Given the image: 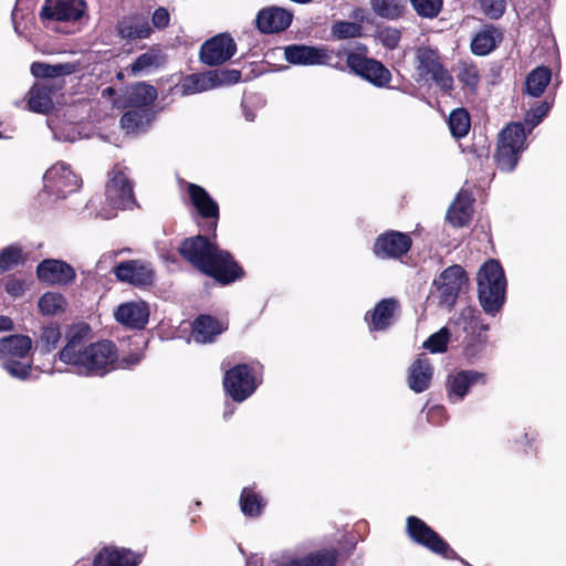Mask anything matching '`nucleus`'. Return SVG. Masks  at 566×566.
Returning <instances> with one entry per match:
<instances>
[{
    "instance_id": "79ce46f5",
    "label": "nucleus",
    "mask_w": 566,
    "mask_h": 566,
    "mask_svg": "<svg viewBox=\"0 0 566 566\" xmlns=\"http://www.w3.org/2000/svg\"><path fill=\"white\" fill-rule=\"evenodd\" d=\"M361 31L360 24L350 21H336L331 29L332 36L337 40L358 38Z\"/></svg>"
},
{
    "instance_id": "49530a36",
    "label": "nucleus",
    "mask_w": 566,
    "mask_h": 566,
    "mask_svg": "<svg viewBox=\"0 0 566 566\" xmlns=\"http://www.w3.org/2000/svg\"><path fill=\"white\" fill-rule=\"evenodd\" d=\"M415 11L423 18H434L442 8V0H410Z\"/></svg>"
},
{
    "instance_id": "603ef678",
    "label": "nucleus",
    "mask_w": 566,
    "mask_h": 566,
    "mask_svg": "<svg viewBox=\"0 0 566 566\" xmlns=\"http://www.w3.org/2000/svg\"><path fill=\"white\" fill-rule=\"evenodd\" d=\"M170 14L164 7L157 8L151 14V27L158 30H163L169 25Z\"/></svg>"
},
{
    "instance_id": "e433bc0d",
    "label": "nucleus",
    "mask_w": 566,
    "mask_h": 566,
    "mask_svg": "<svg viewBox=\"0 0 566 566\" xmlns=\"http://www.w3.org/2000/svg\"><path fill=\"white\" fill-rule=\"evenodd\" d=\"M336 558V551H322L302 559H292L281 566H335Z\"/></svg>"
},
{
    "instance_id": "f257e3e1",
    "label": "nucleus",
    "mask_w": 566,
    "mask_h": 566,
    "mask_svg": "<svg viewBox=\"0 0 566 566\" xmlns=\"http://www.w3.org/2000/svg\"><path fill=\"white\" fill-rule=\"evenodd\" d=\"M92 338L88 324L81 322L71 325L65 333V345L57 356L81 376L102 377L115 368L117 348L111 340L92 343Z\"/></svg>"
},
{
    "instance_id": "c03bdc74",
    "label": "nucleus",
    "mask_w": 566,
    "mask_h": 566,
    "mask_svg": "<svg viewBox=\"0 0 566 566\" xmlns=\"http://www.w3.org/2000/svg\"><path fill=\"white\" fill-rule=\"evenodd\" d=\"M459 81L472 92H474L480 82V73L473 63L462 62L459 66Z\"/></svg>"
},
{
    "instance_id": "37998d69",
    "label": "nucleus",
    "mask_w": 566,
    "mask_h": 566,
    "mask_svg": "<svg viewBox=\"0 0 566 566\" xmlns=\"http://www.w3.org/2000/svg\"><path fill=\"white\" fill-rule=\"evenodd\" d=\"M22 261V249L17 244L6 247L0 251V273H3Z\"/></svg>"
},
{
    "instance_id": "dca6fc26",
    "label": "nucleus",
    "mask_w": 566,
    "mask_h": 566,
    "mask_svg": "<svg viewBox=\"0 0 566 566\" xmlns=\"http://www.w3.org/2000/svg\"><path fill=\"white\" fill-rule=\"evenodd\" d=\"M149 18L147 11H134L120 17L116 23L117 35L127 42L148 39L153 33Z\"/></svg>"
},
{
    "instance_id": "a878e982",
    "label": "nucleus",
    "mask_w": 566,
    "mask_h": 566,
    "mask_svg": "<svg viewBox=\"0 0 566 566\" xmlns=\"http://www.w3.org/2000/svg\"><path fill=\"white\" fill-rule=\"evenodd\" d=\"M155 115L149 107H129L120 117V126L127 134L145 132Z\"/></svg>"
},
{
    "instance_id": "052dcab7",
    "label": "nucleus",
    "mask_w": 566,
    "mask_h": 566,
    "mask_svg": "<svg viewBox=\"0 0 566 566\" xmlns=\"http://www.w3.org/2000/svg\"><path fill=\"white\" fill-rule=\"evenodd\" d=\"M115 94V90L113 87H107L103 91V95H113Z\"/></svg>"
},
{
    "instance_id": "2f4dec72",
    "label": "nucleus",
    "mask_w": 566,
    "mask_h": 566,
    "mask_svg": "<svg viewBox=\"0 0 566 566\" xmlns=\"http://www.w3.org/2000/svg\"><path fill=\"white\" fill-rule=\"evenodd\" d=\"M94 566H137L130 551L104 548L94 559Z\"/></svg>"
},
{
    "instance_id": "c9c22d12",
    "label": "nucleus",
    "mask_w": 566,
    "mask_h": 566,
    "mask_svg": "<svg viewBox=\"0 0 566 566\" xmlns=\"http://www.w3.org/2000/svg\"><path fill=\"white\" fill-rule=\"evenodd\" d=\"M369 3L377 17L391 21L403 14L407 0H370Z\"/></svg>"
},
{
    "instance_id": "f03ea898",
    "label": "nucleus",
    "mask_w": 566,
    "mask_h": 566,
    "mask_svg": "<svg viewBox=\"0 0 566 566\" xmlns=\"http://www.w3.org/2000/svg\"><path fill=\"white\" fill-rule=\"evenodd\" d=\"M179 252L200 272L222 284L232 283L243 275L242 269L232 255L219 249L205 235L185 239L179 245Z\"/></svg>"
},
{
    "instance_id": "6ab92c4d",
    "label": "nucleus",
    "mask_w": 566,
    "mask_h": 566,
    "mask_svg": "<svg viewBox=\"0 0 566 566\" xmlns=\"http://www.w3.org/2000/svg\"><path fill=\"white\" fill-rule=\"evenodd\" d=\"M411 245L409 234L391 230L376 239L373 250L380 259H399L409 252Z\"/></svg>"
},
{
    "instance_id": "8fccbe9b",
    "label": "nucleus",
    "mask_w": 566,
    "mask_h": 566,
    "mask_svg": "<svg viewBox=\"0 0 566 566\" xmlns=\"http://www.w3.org/2000/svg\"><path fill=\"white\" fill-rule=\"evenodd\" d=\"M377 38L384 46L394 50L400 42L401 33L397 28L385 27L377 32Z\"/></svg>"
},
{
    "instance_id": "4c0bfd02",
    "label": "nucleus",
    "mask_w": 566,
    "mask_h": 566,
    "mask_svg": "<svg viewBox=\"0 0 566 566\" xmlns=\"http://www.w3.org/2000/svg\"><path fill=\"white\" fill-rule=\"evenodd\" d=\"M449 128L453 137L462 138L470 129V115L464 108L453 109L449 116Z\"/></svg>"
},
{
    "instance_id": "13d9d810",
    "label": "nucleus",
    "mask_w": 566,
    "mask_h": 566,
    "mask_svg": "<svg viewBox=\"0 0 566 566\" xmlns=\"http://www.w3.org/2000/svg\"><path fill=\"white\" fill-rule=\"evenodd\" d=\"M290 1L293 3H297V4H308V3L314 2L315 0H290Z\"/></svg>"
},
{
    "instance_id": "bf43d9fd",
    "label": "nucleus",
    "mask_w": 566,
    "mask_h": 566,
    "mask_svg": "<svg viewBox=\"0 0 566 566\" xmlns=\"http://www.w3.org/2000/svg\"><path fill=\"white\" fill-rule=\"evenodd\" d=\"M244 117L247 120L252 122L254 119V114L248 111H244Z\"/></svg>"
},
{
    "instance_id": "f8f14e48",
    "label": "nucleus",
    "mask_w": 566,
    "mask_h": 566,
    "mask_svg": "<svg viewBox=\"0 0 566 566\" xmlns=\"http://www.w3.org/2000/svg\"><path fill=\"white\" fill-rule=\"evenodd\" d=\"M44 189L57 198H65L67 195L80 189L82 180L75 175L65 163H56L46 170L43 176Z\"/></svg>"
},
{
    "instance_id": "1a4fd4ad",
    "label": "nucleus",
    "mask_w": 566,
    "mask_h": 566,
    "mask_svg": "<svg viewBox=\"0 0 566 566\" xmlns=\"http://www.w3.org/2000/svg\"><path fill=\"white\" fill-rule=\"evenodd\" d=\"M241 72L238 70H212L188 75L181 83L182 95H192L222 85L238 83Z\"/></svg>"
},
{
    "instance_id": "4468645a",
    "label": "nucleus",
    "mask_w": 566,
    "mask_h": 566,
    "mask_svg": "<svg viewBox=\"0 0 566 566\" xmlns=\"http://www.w3.org/2000/svg\"><path fill=\"white\" fill-rule=\"evenodd\" d=\"M223 387L233 400L243 401L256 389L255 379L248 365H237L226 373Z\"/></svg>"
},
{
    "instance_id": "72a5a7b5",
    "label": "nucleus",
    "mask_w": 566,
    "mask_h": 566,
    "mask_svg": "<svg viewBox=\"0 0 566 566\" xmlns=\"http://www.w3.org/2000/svg\"><path fill=\"white\" fill-rule=\"evenodd\" d=\"M52 86L35 84L29 92V107L36 113H46L53 107Z\"/></svg>"
},
{
    "instance_id": "0e129e2a",
    "label": "nucleus",
    "mask_w": 566,
    "mask_h": 566,
    "mask_svg": "<svg viewBox=\"0 0 566 566\" xmlns=\"http://www.w3.org/2000/svg\"><path fill=\"white\" fill-rule=\"evenodd\" d=\"M231 413H232V411H229V412L226 411L224 417H227L228 415H231Z\"/></svg>"
},
{
    "instance_id": "aec40b11",
    "label": "nucleus",
    "mask_w": 566,
    "mask_h": 566,
    "mask_svg": "<svg viewBox=\"0 0 566 566\" xmlns=\"http://www.w3.org/2000/svg\"><path fill=\"white\" fill-rule=\"evenodd\" d=\"M113 272L118 281L138 287L149 286L154 282V271L150 263L142 260L119 262Z\"/></svg>"
},
{
    "instance_id": "20e7f679",
    "label": "nucleus",
    "mask_w": 566,
    "mask_h": 566,
    "mask_svg": "<svg viewBox=\"0 0 566 566\" xmlns=\"http://www.w3.org/2000/svg\"><path fill=\"white\" fill-rule=\"evenodd\" d=\"M106 205L109 211L101 212L103 219H112L117 210L133 209L137 206L134 195V184L128 168L116 164L107 174L105 185Z\"/></svg>"
},
{
    "instance_id": "680f3d73",
    "label": "nucleus",
    "mask_w": 566,
    "mask_h": 566,
    "mask_svg": "<svg viewBox=\"0 0 566 566\" xmlns=\"http://www.w3.org/2000/svg\"><path fill=\"white\" fill-rule=\"evenodd\" d=\"M55 138L73 142L74 137H61L57 133H54Z\"/></svg>"
},
{
    "instance_id": "423d86ee",
    "label": "nucleus",
    "mask_w": 566,
    "mask_h": 566,
    "mask_svg": "<svg viewBox=\"0 0 566 566\" xmlns=\"http://www.w3.org/2000/svg\"><path fill=\"white\" fill-rule=\"evenodd\" d=\"M32 348V340L27 335H10L0 339V361L7 373L24 380L31 371V364L24 361Z\"/></svg>"
},
{
    "instance_id": "c756f323",
    "label": "nucleus",
    "mask_w": 566,
    "mask_h": 566,
    "mask_svg": "<svg viewBox=\"0 0 566 566\" xmlns=\"http://www.w3.org/2000/svg\"><path fill=\"white\" fill-rule=\"evenodd\" d=\"M502 41V33L494 27H486L471 41V51L475 55H486Z\"/></svg>"
},
{
    "instance_id": "6e6552de",
    "label": "nucleus",
    "mask_w": 566,
    "mask_h": 566,
    "mask_svg": "<svg viewBox=\"0 0 566 566\" xmlns=\"http://www.w3.org/2000/svg\"><path fill=\"white\" fill-rule=\"evenodd\" d=\"M525 128L522 123L509 124L500 134L495 160L503 171H512L520 154L525 149Z\"/></svg>"
},
{
    "instance_id": "a18cd8bd",
    "label": "nucleus",
    "mask_w": 566,
    "mask_h": 566,
    "mask_svg": "<svg viewBox=\"0 0 566 566\" xmlns=\"http://www.w3.org/2000/svg\"><path fill=\"white\" fill-rule=\"evenodd\" d=\"M449 339L450 332L448 327H442L423 343V347L431 353H444L447 350Z\"/></svg>"
},
{
    "instance_id": "bb28decb",
    "label": "nucleus",
    "mask_w": 566,
    "mask_h": 566,
    "mask_svg": "<svg viewBox=\"0 0 566 566\" xmlns=\"http://www.w3.org/2000/svg\"><path fill=\"white\" fill-rule=\"evenodd\" d=\"M398 303L394 298L381 300L373 312L366 314V321L373 331H384L392 323V316L397 310Z\"/></svg>"
},
{
    "instance_id": "9d476101",
    "label": "nucleus",
    "mask_w": 566,
    "mask_h": 566,
    "mask_svg": "<svg viewBox=\"0 0 566 566\" xmlns=\"http://www.w3.org/2000/svg\"><path fill=\"white\" fill-rule=\"evenodd\" d=\"M407 533L417 544L448 559L459 558L457 553L440 535L416 516L407 518Z\"/></svg>"
},
{
    "instance_id": "0eeeda50",
    "label": "nucleus",
    "mask_w": 566,
    "mask_h": 566,
    "mask_svg": "<svg viewBox=\"0 0 566 566\" xmlns=\"http://www.w3.org/2000/svg\"><path fill=\"white\" fill-rule=\"evenodd\" d=\"M344 53L327 46L317 48L302 44L287 45L284 49L285 60L291 64L326 65L340 71L345 70Z\"/></svg>"
},
{
    "instance_id": "864d4df0",
    "label": "nucleus",
    "mask_w": 566,
    "mask_h": 566,
    "mask_svg": "<svg viewBox=\"0 0 566 566\" xmlns=\"http://www.w3.org/2000/svg\"><path fill=\"white\" fill-rule=\"evenodd\" d=\"M6 291L13 297H19L25 292V283L22 280L11 277L6 283Z\"/></svg>"
},
{
    "instance_id": "e2e57ef3",
    "label": "nucleus",
    "mask_w": 566,
    "mask_h": 566,
    "mask_svg": "<svg viewBox=\"0 0 566 566\" xmlns=\"http://www.w3.org/2000/svg\"><path fill=\"white\" fill-rule=\"evenodd\" d=\"M247 566H252V562H251V560H248V562H247Z\"/></svg>"
},
{
    "instance_id": "393cba45",
    "label": "nucleus",
    "mask_w": 566,
    "mask_h": 566,
    "mask_svg": "<svg viewBox=\"0 0 566 566\" xmlns=\"http://www.w3.org/2000/svg\"><path fill=\"white\" fill-rule=\"evenodd\" d=\"M433 375L432 365L426 356H419L410 366L408 385L415 392H422L429 388Z\"/></svg>"
},
{
    "instance_id": "a211bd4d",
    "label": "nucleus",
    "mask_w": 566,
    "mask_h": 566,
    "mask_svg": "<svg viewBox=\"0 0 566 566\" xmlns=\"http://www.w3.org/2000/svg\"><path fill=\"white\" fill-rule=\"evenodd\" d=\"M293 17V12L286 8L269 6L258 11L254 24L262 34L281 33L290 28Z\"/></svg>"
},
{
    "instance_id": "3c124183",
    "label": "nucleus",
    "mask_w": 566,
    "mask_h": 566,
    "mask_svg": "<svg viewBox=\"0 0 566 566\" xmlns=\"http://www.w3.org/2000/svg\"><path fill=\"white\" fill-rule=\"evenodd\" d=\"M483 13L490 19H499L506 8V0H480Z\"/></svg>"
},
{
    "instance_id": "7ed1b4c3",
    "label": "nucleus",
    "mask_w": 566,
    "mask_h": 566,
    "mask_svg": "<svg viewBox=\"0 0 566 566\" xmlns=\"http://www.w3.org/2000/svg\"><path fill=\"white\" fill-rule=\"evenodd\" d=\"M478 296L483 311L495 315L505 302L506 279L496 260H489L478 272Z\"/></svg>"
},
{
    "instance_id": "b1692460",
    "label": "nucleus",
    "mask_w": 566,
    "mask_h": 566,
    "mask_svg": "<svg viewBox=\"0 0 566 566\" xmlns=\"http://www.w3.org/2000/svg\"><path fill=\"white\" fill-rule=\"evenodd\" d=\"M486 382V375L476 370H461L448 378V395L452 402L461 401L471 386Z\"/></svg>"
},
{
    "instance_id": "412c9836",
    "label": "nucleus",
    "mask_w": 566,
    "mask_h": 566,
    "mask_svg": "<svg viewBox=\"0 0 566 566\" xmlns=\"http://www.w3.org/2000/svg\"><path fill=\"white\" fill-rule=\"evenodd\" d=\"M40 281L50 285H67L75 280V270L66 262L56 259H45L36 266Z\"/></svg>"
},
{
    "instance_id": "a19ab883",
    "label": "nucleus",
    "mask_w": 566,
    "mask_h": 566,
    "mask_svg": "<svg viewBox=\"0 0 566 566\" xmlns=\"http://www.w3.org/2000/svg\"><path fill=\"white\" fill-rule=\"evenodd\" d=\"M61 339V331L57 324H50L42 327L39 346L42 353H50L56 348Z\"/></svg>"
},
{
    "instance_id": "ea45409f",
    "label": "nucleus",
    "mask_w": 566,
    "mask_h": 566,
    "mask_svg": "<svg viewBox=\"0 0 566 566\" xmlns=\"http://www.w3.org/2000/svg\"><path fill=\"white\" fill-rule=\"evenodd\" d=\"M240 506L244 515L254 517L260 515L264 503L258 494L245 488L241 493Z\"/></svg>"
},
{
    "instance_id": "39448f33",
    "label": "nucleus",
    "mask_w": 566,
    "mask_h": 566,
    "mask_svg": "<svg viewBox=\"0 0 566 566\" xmlns=\"http://www.w3.org/2000/svg\"><path fill=\"white\" fill-rule=\"evenodd\" d=\"M415 71L418 82H432L444 94H450L454 87L451 73L444 66L437 49L429 45L418 46L415 51Z\"/></svg>"
},
{
    "instance_id": "4d7b16f0",
    "label": "nucleus",
    "mask_w": 566,
    "mask_h": 566,
    "mask_svg": "<svg viewBox=\"0 0 566 566\" xmlns=\"http://www.w3.org/2000/svg\"><path fill=\"white\" fill-rule=\"evenodd\" d=\"M13 328V322L8 316L0 315V332L11 331Z\"/></svg>"
},
{
    "instance_id": "2eb2a0df",
    "label": "nucleus",
    "mask_w": 566,
    "mask_h": 566,
    "mask_svg": "<svg viewBox=\"0 0 566 566\" xmlns=\"http://www.w3.org/2000/svg\"><path fill=\"white\" fill-rule=\"evenodd\" d=\"M86 9L83 0H45L41 8L40 18L46 25L51 21H77Z\"/></svg>"
},
{
    "instance_id": "58836bf2",
    "label": "nucleus",
    "mask_w": 566,
    "mask_h": 566,
    "mask_svg": "<svg viewBox=\"0 0 566 566\" xmlns=\"http://www.w3.org/2000/svg\"><path fill=\"white\" fill-rule=\"evenodd\" d=\"M38 306L43 315H56L64 311L65 298L60 293L46 292L40 297Z\"/></svg>"
},
{
    "instance_id": "473e14b6",
    "label": "nucleus",
    "mask_w": 566,
    "mask_h": 566,
    "mask_svg": "<svg viewBox=\"0 0 566 566\" xmlns=\"http://www.w3.org/2000/svg\"><path fill=\"white\" fill-rule=\"evenodd\" d=\"M157 98V91L153 85L138 83L129 88L126 97L127 107H149Z\"/></svg>"
},
{
    "instance_id": "09e8293b",
    "label": "nucleus",
    "mask_w": 566,
    "mask_h": 566,
    "mask_svg": "<svg viewBox=\"0 0 566 566\" xmlns=\"http://www.w3.org/2000/svg\"><path fill=\"white\" fill-rule=\"evenodd\" d=\"M549 109L551 104L548 102H542L526 113L525 123L530 126V130L536 127L544 119Z\"/></svg>"
},
{
    "instance_id": "de8ad7c7",
    "label": "nucleus",
    "mask_w": 566,
    "mask_h": 566,
    "mask_svg": "<svg viewBox=\"0 0 566 566\" xmlns=\"http://www.w3.org/2000/svg\"><path fill=\"white\" fill-rule=\"evenodd\" d=\"M158 64V55L148 51L140 54L132 64H130V73L133 75H137L142 72L148 71L150 67L156 66Z\"/></svg>"
},
{
    "instance_id": "6e6d98bb",
    "label": "nucleus",
    "mask_w": 566,
    "mask_h": 566,
    "mask_svg": "<svg viewBox=\"0 0 566 566\" xmlns=\"http://www.w3.org/2000/svg\"><path fill=\"white\" fill-rule=\"evenodd\" d=\"M475 312L476 310L471 306H467L461 311L459 316V323L464 325V329H467V326L473 322L475 317Z\"/></svg>"
},
{
    "instance_id": "ddd939ff",
    "label": "nucleus",
    "mask_w": 566,
    "mask_h": 566,
    "mask_svg": "<svg viewBox=\"0 0 566 566\" xmlns=\"http://www.w3.org/2000/svg\"><path fill=\"white\" fill-rule=\"evenodd\" d=\"M465 283V272L460 265L446 269L434 281L439 293V304L451 310Z\"/></svg>"
},
{
    "instance_id": "7c9ffc66",
    "label": "nucleus",
    "mask_w": 566,
    "mask_h": 566,
    "mask_svg": "<svg viewBox=\"0 0 566 566\" xmlns=\"http://www.w3.org/2000/svg\"><path fill=\"white\" fill-rule=\"evenodd\" d=\"M472 216V200L468 193L460 192L449 208L447 219L454 227L465 226Z\"/></svg>"
},
{
    "instance_id": "f3484780",
    "label": "nucleus",
    "mask_w": 566,
    "mask_h": 566,
    "mask_svg": "<svg viewBox=\"0 0 566 566\" xmlns=\"http://www.w3.org/2000/svg\"><path fill=\"white\" fill-rule=\"evenodd\" d=\"M237 52V44L230 34L221 33L207 40L200 49L202 63L213 66L229 61Z\"/></svg>"
},
{
    "instance_id": "5701e85b",
    "label": "nucleus",
    "mask_w": 566,
    "mask_h": 566,
    "mask_svg": "<svg viewBox=\"0 0 566 566\" xmlns=\"http://www.w3.org/2000/svg\"><path fill=\"white\" fill-rule=\"evenodd\" d=\"M187 188L192 206L201 218L211 220L210 229L214 232L219 219V205L201 186L188 184Z\"/></svg>"
},
{
    "instance_id": "5fc2aeb1",
    "label": "nucleus",
    "mask_w": 566,
    "mask_h": 566,
    "mask_svg": "<svg viewBox=\"0 0 566 566\" xmlns=\"http://www.w3.org/2000/svg\"><path fill=\"white\" fill-rule=\"evenodd\" d=\"M446 417V410L442 406H434L428 410L427 418L432 423H439Z\"/></svg>"
},
{
    "instance_id": "f704fd0d",
    "label": "nucleus",
    "mask_w": 566,
    "mask_h": 566,
    "mask_svg": "<svg viewBox=\"0 0 566 566\" xmlns=\"http://www.w3.org/2000/svg\"><path fill=\"white\" fill-rule=\"evenodd\" d=\"M552 78V72L546 66H538L534 69L526 77L525 92L533 96L539 97Z\"/></svg>"
},
{
    "instance_id": "4be33fe9",
    "label": "nucleus",
    "mask_w": 566,
    "mask_h": 566,
    "mask_svg": "<svg viewBox=\"0 0 566 566\" xmlns=\"http://www.w3.org/2000/svg\"><path fill=\"white\" fill-rule=\"evenodd\" d=\"M149 306L144 301H130L117 306L114 316L123 326L130 329H143L149 319Z\"/></svg>"
},
{
    "instance_id": "cd10ccee",
    "label": "nucleus",
    "mask_w": 566,
    "mask_h": 566,
    "mask_svg": "<svg viewBox=\"0 0 566 566\" xmlns=\"http://www.w3.org/2000/svg\"><path fill=\"white\" fill-rule=\"evenodd\" d=\"M223 331L221 324L210 315H200L192 324V337L197 343H211Z\"/></svg>"
},
{
    "instance_id": "9b49d317",
    "label": "nucleus",
    "mask_w": 566,
    "mask_h": 566,
    "mask_svg": "<svg viewBox=\"0 0 566 566\" xmlns=\"http://www.w3.org/2000/svg\"><path fill=\"white\" fill-rule=\"evenodd\" d=\"M346 66L354 74L377 87H385L391 81L390 71L381 62L367 57L361 53H347L345 67Z\"/></svg>"
},
{
    "instance_id": "c85d7f7f",
    "label": "nucleus",
    "mask_w": 566,
    "mask_h": 566,
    "mask_svg": "<svg viewBox=\"0 0 566 566\" xmlns=\"http://www.w3.org/2000/svg\"><path fill=\"white\" fill-rule=\"evenodd\" d=\"M81 67L80 62H66L57 64H49L43 62H34L31 64V73L35 77L55 78L64 75H71Z\"/></svg>"
}]
</instances>
